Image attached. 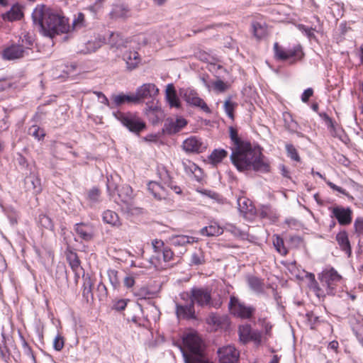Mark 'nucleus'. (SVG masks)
<instances>
[{"label":"nucleus","instance_id":"obj_1","mask_svg":"<svg viewBox=\"0 0 363 363\" xmlns=\"http://www.w3.org/2000/svg\"><path fill=\"white\" fill-rule=\"evenodd\" d=\"M232 163L240 172L254 170L262 173L270 172L269 160L262 153L259 147L252 148L250 143L234 149L230 155Z\"/></svg>","mask_w":363,"mask_h":363},{"label":"nucleus","instance_id":"obj_2","mask_svg":"<svg viewBox=\"0 0 363 363\" xmlns=\"http://www.w3.org/2000/svg\"><path fill=\"white\" fill-rule=\"evenodd\" d=\"M32 18L33 23L39 27L42 33L50 38L67 33L69 29L67 18L44 5H38L35 7Z\"/></svg>","mask_w":363,"mask_h":363},{"label":"nucleus","instance_id":"obj_3","mask_svg":"<svg viewBox=\"0 0 363 363\" xmlns=\"http://www.w3.org/2000/svg\"><path fill=\"white\" fill-rule=\"evenodd\" d=\"M184 296L190 298V300L194 303H197L200 306H210L213 308H219L222 302L218 300H213L211 298V291L204 288H192L191 289L190 296L188 294H182V298L184 299Z\"/></svg>","mask_w":363,"mask_h":363},{"label":"nucleus","instance_id":"obj_4","mask_svg":"<svg viewBox=\"0 0 363 363\" xmlns=\"http://www.w3.org/2000/svg\"><path fill=\"white\" fill-rule=\"evenodd\" d=\"M117 118L130 132L139 134L146 128L145 123L138 115L133 113H114Z\"/></svg>","mask_w":363,"mask_h":363},{"label":"nucleus","instance_id":"obj_5","mask_svg":"<svg viewBox=\"0 0 363 363\" xmlns=\"http://www.w3.org/2000/svg\"><path fill=\"white\" fill-rule=\"evenodd\" d=\"M179 94L189 106L199 108L206 113H211L206 103L199 97V94L194 89L191 88L182 89L179 91Z\"/></svg>","mask_w":363,"mask_h":363},{"label":"nucleus","instance_id":"obj_6","mask_svg":"<svg viewBox=\"0 0 363 363\" xmlns=\"http://www.w3.org/2000/svg\"><path fill=\"white\" fill-rule=\"evenodd\" d=\"M274 50L275 57L279 60H286L294 58L290 63H294L295 61L301 60L303 55L301 45H296L293 48L285 50L279 45L278 43H275Z\"/></svg>","mask_w":363,"mask_h":363},{"label":"nucleus","instance_id":"obj_7","mask_svg":"<svg viewBox=\"0 0 363 363\" xmlns=\"http://www.w3.org/2000/svg\"><path fill=\"white\" fill-rule=\"evenodd\" d=\"M229 308L233 315L244 319L250 318L255 311L254 307L247 306L235 296L230 297Z\"/></svg>","mask_w":363,"mask_h":363},{"label":"nucleus","instance_id":"obj_8","mask_svg":"<svg viewBox=\"0 0 363 363\" xmlns=\"http://www.w3.org/2000/svg\"><path fill=\"white\" fill-rule=\"evenodd\" d=\"M183 342L186 347L193 354L201 357L202 349V340L201 337L194 333H190L183 337Z\"/></svg>","mask_w":363,"mask_h":363},{"label":"nucleus","instance_id":"obj_9","mask_svg":"<svg viewBox=\"0 0 363 363\" xmlns=\"http://www.w3.org/2000/svg\"><path fill=\"white\" fill-rule=\"evenodd\" d=\"M332 216L335 217L341 225H347L352 223V211L350 208L337 206L331 208Z\"/></svg>","mask_w":363,"mask_h":363},{"label":"nucleus","instance_id":"obj_10","mask_svg":"<svg viewBox=\"0 0 363 363\" xmlns=\"http://www.w3.org/2000/svg\"><path fill=\"white\" fill-rule=\"evenodd\" d=\"M218 354L220 363H238L239 352L233 346L219 348Z\"/></svg>","mask_w":363,"mask_h":363},{"label":"nucleus","instance_id":"obj_11","mask_svg":"<svg viewBox=\"0 0 363 363\" xmlns=\"http://www.w3.org/2000/svg\"><path fill=\"white\" fill-rule=\"evenodd\" d=\"M159 93V89L157 86L152 83L144 84L136 90L133 94L135 99V102H139L141 99L147 98H152L157 96Z\"/></svg>","mask_w":363,"mask_h":363},{"label":"nucleus","instance_id":"obj_12","mask_svg":"<svg viewBox=\"0 0 363 363\" xmlns=\"http://www.w3.org/2000/svg\"><path fill=\"white\" fill-rule=\"evenodd\" d=\"M182 148L187 153H200L206 150V147L201 139L191 136L183 142Z\"/></svg>","mask_w":363,"mask_h":363},{"label":"nucleus","instance_id":"obj_13","mask_svg":"<svg viewBox=\"0 0 363 363\" xmlns=\"http://www.w3.org/2000/svg\"><path fill=\"white\" fill-rule=\"evenodd\" d=\"M28 52V48L23 45L12 44L6 47L2 52V57L7 60H13L23 57Z\"/></svg>","mask_w":363,"mask_h":363},{"label":"nucleus","instance_id":"obj_14","mask_svg":"<svg viewBox=\"0 0 363 363\" xmlns=\"http://www.w3.org/2000/svg\"><path fill=\"white\" fill-rule=\"evenodd\" d=\"M176 314L179 319L195 318V309L194 303L189 300L184 303H176Z\"/></svg>","mask_w":363,"mask_h":363},{"label":"nucleus","instance_id":"obj_15","mask_svg":"<svg viewBox=\"0 0 363 363\" xmlns=\"http://www.w3.org/2000/svg\"><path fill=\"white\" fill-rule=\"evenodd\" d=\"M187 124V121L184 118H177L176 120L168 118L166 120L163 131L169 135L174 134L180 131Z\"/></svg>","mask_w":363,"mask_h":363},{"label":"nucleus","instance_id":"obj_16","mask_svg":"<svg viewBox=\"0 0 363 363\" xmlns=\"http://www.w3.org/2000/svg\"><path fill=\"white\" fill-rule=\"evenodd\" d=\"M342 279V277L333 268L324 270L320 277V281L325 284L330 289L337 284Z\"/></svg>","mask_w":363,"mask_h":363},{"label":"nucleus","instance_id":"obj_17","mask_svg":"<svg viewBox=\"0 0 363 363\" xmlns=\"http://www.w3.org/2000/svg\"><path fill=\"white\" fill-rule=\"evenodd\" d=\"M24 185L26 191L38 194L42 191L41 181L35 172H30L24 179Z\"/></svg>","mask_w":363,"mask_h":363},{"label":"nucleus","instance_id":"obj_18","mask_svg":"<svg viewBox=\"0 0 363 363\" xmlns=\"http://www.w3.org/2000/svg\"><path fill=\"white\" fill-rule=\"evenodd\" d=\"M74 230L78 236L86 242L94 238V229L91 223H80L74 225Z\"/></svg>","mask_w":363,"mask_h":363},{"label":"nucleus","instance_id":"obj_19","mask_svg":"<svg viewBox=\"0 0 363 363\" xmlns=\"http://www.w3.org/2000/svg\"><path fill=\"white\" fill-rule=\"evenodd\" d=\"M118 196L122 203H123L128 211L132 210L133 207V190L129 185H123L118 189Z\"/></svg>","mask_w":363,"mask_h":363},{"label":"nucleus","instance_id":"obj_20","mask_svg":"<svg viewBox=\"0 0 363 363\" xmlns=\"http://www.w3.org/2000/svg\"><path fill=\"white\" fill-rule=\"evenodd\" d=\"M111 19L116 20L118 18H127L130 16V10L129 7L124 4H114L109 13Z\"/></svg>","mask_w":363,"mask_h":363},{"label":"nucleus","instance_id":"obj_21","mask_svg":"<svg viewBox=\"0 0 363 363\" xmlns=\"http://www.w3.org/2000/svg\"><path fill=\"white\" fill-rule=\"evenodd\" d=\"M182 163L184 169L187 174H193L196 181H201L203 177V172L200 167H199L195 163L189 160H183Z\"/></svg>","mask_w":363,"mask_h":363},{"label":"nucleus","instance_id":"obj_22","mask_svg":"<svg viewBox=\"0 0 363 363\" xmlns=\"http://www.w3.org/2000/svg\"><path fill=\"white\" fill-rule=\"evenodd\" d=\"M166 99L171 108H181V102L177 95L176 90L172 84H169L166 88Z\"/></svg>","mask_w":363,"mask_h":363},{"label":"nucleus","instance_id":"obj_23","mask_svg":"<svg viewBox=\"0 0 363 363\" xmlns=\"http://www.w3.org/2000/svg\"><path fill=\"white\" fill-rule=\"evenodd\" d=\"M336 241L337 242L340 249L350 257L351 255L352 250L347 232L345 230H342L338 233L336 235Z\"/></svg>","mask_w":363,"mask_h":363},{"label":"nucleus","instance_id":"obj_24","mask_svg":"<svg viewBox=\"0 0 363 363\" xmlns=\"http://www.w3.org/2000/svg\"><path fill=\"white\" fill-rule=\"evenodd\" d=\"M67 260L69 265L74 272L75 277L79 278L82 274L84 277V272L82 267L80 266V261L76 253L70 252L67 255Z\"/></svg>","mask_w":363,"mask_h":363},{"label":"nucleus","instance_id":"obj_25","mask_svg":"<svg viewBox=\"0 0 363 363\" xmlns=\"http://www.w3.org/2000/svg\"><path fill=\"white\" fill-rule=\"evenodd\" d=\"M170 242L176 247H183L187 244H191L197 242L194 237H190L184 235H172L169 238Z\"/></svg>","mask_w":363,"mask_h":363},{"label":"nucleus","instance_id":"obj_26","mask_svg":"<svg viewBox=\"0 0 363 363\" xmlns=\"http://www.w3.org/2000/svg\"><path fill=\"white\" fill-rule=\"evenodd\" d=\"M112 104L115 106H120L125 104H136L135 99L133 94H113L111 96Z\"/></svg>","mask_w":363,"mask_h":363},{"label":"nucleus","instance_id":"obj_27","mask_svg":"<svg viewBox=\"0 0 363 363\" xmlns=\"http://www.w3.org/2000/svg\"><path fill=\"white\" fill-rule=\"evenodd\" d=\"M123 60L130 70L135 69L140 62L139 54L135 51H128L123 54Z\"/></svg>","mask_w":363,"mask_h":363},{"label":"nucleus","instance_id":"obj_28","mask_svg":"<svg viewBox=\"0 0 363 363\" xmlns=\"http://www.w3.org/2000/svg\"><path fill=\"white\" fill-rule=\"evenodd\" d=\"M147 189L149 192L158 200L164 199L166 196V192L164 187L157 182H150L147 184Z\"/></svg>","mask_w":363,"mask_h":363},{"label":"nucleus","instance_id":"obj_29","mask_svg":"<svg viewBox=\"0 0 363 363\" xmlns=\"http://www.w3.org/2000/svg\"><path fill=\"white\" fill-rule=\"evenodd\" d=\"M102 219L104 223L110 224L111 225L116 227L121 225L118 215L115 211L111 210L104 211Z\"/></svg>","mask_w":363,"mask_h":363},{"label":"nucleus","instance_id":"obj_30","mask_svg":"<svg viewBox=\"0 0 363 363\" xmlns=\"http://www.w3.org/2000/svg\"><path fill=\"white\" fill-rule=\"evenodd\" d=\"M238 210L241 213L247 214L254 213V206L252 201L245 197H240L238 199Z\"/></svg>","mask_w":363,"mask_h":363},{"label":"nucleus","instance_id":"obj_31","mask_svg":"<svg viewBox=\"0 0 363 363\" xmlns=\"http://www.w3.org/2000/svg\"><path fill=\"white\" fill-rule=\"evenodd\" d=\"M23 16L21 8L19 5H14L11 7L10 11L3 15L4 19H7L9 21L19 20Z\"/></svg>","mask_w":363,"mask_h":363},{"label":"nucleus","instance_id":"obj_32","mask_svg":"<svg viewBox=\"0 0 363 363\" xmlns=\"http://www.w3.org/2000/svg\"><path fill=\"white\" fill-rule=\"evenodd\" d=\"M223 229L218 225H210L201 230V234L206 236H218L223 233Z\"/></svg>","mask_w":363,"mask_h":363},{"label":"nucleus","instance_id":"obj_33","mask_svg":"<svg viewBox=\"0 0 363 363\" xmlns=\"http://www.w3.org/2000/svg\"><path fill=\"white\" fill-rule=\"evenodd\" d=\"M227 155L228 152L225 150H215L212 152L208 158L211 163L216 165L220 162Z\"/></svg>","mask_w":363,"mask_h":363},{"label":"nucleus","instance_id":"obj_34","mask_svg":"<svg viewBox=\"0 0 363 363\" xmlns=\"http://www.w3.org/2000/svg\"><path fill=\"white\" fill-rule=\"evenodd\" d=\"M223 106H224V110H225L226 114L228 115V116L230 118L233 119L234 118L233 111H234L235 108L238 106V104L236 102L232 101V97L229 96L225 99Z\"/></svg>","mask_w":363,"mask_h":363},{"label":"nucleus","instance_id":"obj_35","mask_svg":"<svg viewBox=\"0 0 363 363\" xmlns=\"http://www.w3.org/2000/svg\"><path fill=\"white\" fill-rule=\"evenodd\" d=\"M86 198L91 204H95L101 201V191L96 187H93L87 191Z\"/></svg>","mask_w":363,"mask_h":363},{"label":"nucleus","instance_id":"obj_36","mask_svg":"<svg viewBox=\"0 0 363 363\" xmlns=\"http://www.w3.org/2000/svg\"><path fill=\"white\" fill-rule=\"evenodd\" d=\"M109 281L114 289H117L120 286V279L118 277V272L115 269H108L107 272Z\"/></svg>","mask_w":363,"mask_h":363},{"label":"nucleus","instance_id":"obj_37","mask_svg":"<svg viewBox=\"0 0 363 363\" xmlns=\"http://www.w3.org/2000/svg\"><path fill=\"white\" fill-rule=\"evenodd\" d=\"M273 245L277 251L281 255H286L288 252L286 248L284 246L283 239L279 235H276L273 240Z\"/></svg>","mask_w":363,"mask_h":363},{"label":"nucleus","instance_id":"obj_38","mask_svg":"<svg viewBox=\"0 0 363 363\" xmlns=\"http://www.w3.org/2000/svg\"><path fill=\"white\" fill-rule=\"evenodd\" d=\"M250 287L255 292L259 293L263 290V284L261 280L255 277H251L248 279Z\"/></svg>","mask_w":363,"mask_h":363},{"label":"nucleus","instance_id":"obj_39","mask_svg":"<svg viewBox=\"0 0 363 363\" xmlns=\"http://www.w3.org/2000/svg\"><path fill=\"white\" fill-rule=\"evenodd\" d=\"M229 133H230V138L231 140L233 142L234 145H235V149H238V147H241L242 145H246L247 143H244L238 137V130L235 128L230 127L229 128Z\"/></svg>","mask_w":363,"mask_h":363},{"label":"nucleus","instance_id":"obj_40","mask_svg":"<svg viewBox=\"0 0 363 363\" xmlns=\"http://www.w3.org/2000/svg\"><path fill=\"white\" fill-rule=\"evenodd\" d=\"M253 34L257 39H261L266 35V28L259 23L254 22L252 24Z\"/></svg>","mask_w":363,"mask_h":363},{"label":"nucleus","instance_id":"obj_41","mask_svg":"<svg viewBox=\"0 0 363 363\" xmlns=\"http://www.w3.org/2000/svg\"><path fill=\"white\" fill-rule=\"evenodd\" d=\"M109 43L112 46L120 48L124 45V40L119 33H111L109 36Z\"/></svg>","mask_w":363,"mask_h":363},{"label":"nucleus","instance_id":"obj_42","mask_svg":"<svg viewBox=\"0 0 363 363\" xmlns=\"http://www.w3.org/2000/svg\"><path fill=\"white\" fill-rule=\"evenodd\" d=\"M240 340L243 343L248 342L250 337V327L248 325L240 327L239 328Z\"/></svg>","mask_w":363,"mask_h":363},{"label":"nucleus","instance_id":"obj_43","mask_svg":"<svg viewBox=\"0 0 363 363\" xmlns=\"http://www.w3.org/2000/svg\"><path fill=\"white\" fill-rule=\"evenodd\" d=\"M39 223L43 228L49 230L54 229V224L51 220V218L44 214H42L39 216Z\"/></svg>","mask_w":363,"mask_h":363},{"label":"nucleus","instance_id":"obj_44","mask_svg":"<svg viewBox=\"0 0 363 363\" xmlns=\"http://www.w3.org/2000/svg\"><path fill=\"white\" fill-rule=\"evenodd\" d=\"M286 150L287 152L288 156L293 160L299 162L300 161V157L298 154V152L295 147L291 144H286Z\"/></svg>","mask_w":363,"mask_h":363},{"label":"nucleus","instance_id":"obj_45","mask_svg":"<svg viewBox=\"0 0 363 363\" xmlns=\"http://www.w3.org/2000/svg\"><path fill=\"white\" fill-rule=\"evenodd\" d=\"M84 277V285H83V296L88 298L89 295L91 294L92 281L88 277Z\"/></svg>","mask_w":363,"mask_h":363},{"label":"nucleus","instance_id":"obj_46","mask_svg":"<svg viewBox=\"0 0 363 363\" xmlns=\"http://www.w3.org/2000/svg\"><path fill=\"white\" fill-rule=\"evenodd\" d=\"M29 134L33 136L35 138L40 140L45 136L43 130L40 129L38 126H33L29 129Z\"/></svg>","mask_w":363,"mask_h":363},{"label":"nucleus","instance_id":"obj_47","mask_svg":"<svg viewBox=\"0 0 363 363\" xmlns=\"http://www.w3.org/2000/svg\"><path fill=\"white\" fill-rule=\"evenodd\" d=\"M53 347L57 351H60L64 347V339L60 335H57L53 341Z\"/></svg>","mask_w":363,"mask_h":363},{"label":"nucleus","instance_id":"obj_48","mask_svg":"<svg viewBox=\"0 0 363 363\" xmlns=\"http://www.w3.org/2000/svg\"><path fill=\"white\" fill-rule=\"evenodd\" d=\"M226 230L230 232L235 236L242 237L245 235V233L244 232L241 231L239 228H238L233 225H228L226 227Z\"/></svg>","mask_w":363,"mask_h":363},{"label":"nucleus","instance_id":"obj_49","mask_svg":"<svg viewBox=\"0 0 363 363\" xmlns=\"http://www.w3.org/2000/svg\"><path fill=\"white\" fill-rule=\"evenodd\" d=\"M135 283V277L132 274H127L123 279V284L127 289L132 288Z\"/></svg>","mask_w":363,"mask_h":363},{"label":"nucleus","instance_id":"obj_50","mask_svg":"<svg viewBox=\"0 0 363 363\" xmlns=\"http://www.w3.org/2000/svg\"><path fill=\"white\" fill-rule=\"evenodd\" d=\"M163 259L164 262H169L173 258L174 253L172 250L167 247L162 249Z\"/></svg>","mask_w":363,"mask_h":363},{"label":"nucleus","instance_id":"obj_51","mask_svg":"<svg viewBox=\"0 0 363 363\" xmlns=\"http://www.w3.org/2000/svg\"><path fill=\"white\" fill-rule=\"evenodd\" d=\"M101 45L100 41H89L87 43L86 49L88 52H95Z\"/></svg>","mask_w":363,"mask_h":363},{"label":"nucleus","instance_id":"obj_52","mask_svg":"<svg viewBox=\"0 0 363 363\" xmlns=\"http://www.w3.org/2000/svg\"><path fill=\"white\" fill-rule=\"evenodd\" d=\"M326 184L334 191H338L339 193L343 194V195H345V196H347V193L346 192V191L342 189V187H340L337 185H335V184H333V182H331L329 180H326L325 178H324Z\"/></svg>","mask_w":363,"mask_h":363},{"label":"nucleus","instance_id":"obj_53","mask_svg":"<svg viewBox=\"0 0 363 363\" xmlns=\"http://www.w3.org/2000/svg\"><path fill=\"white\" fill-rule=\"evenodd\" d=\"M355 231L359 235H363V218H357L354 224Z\"/></svg>","mask_w":363,"mask_h":363},{"label":"nucleus","instance_id":"obj_54","mask_svg":"<svg viewBox=\"0 0 363 363\" xmlns=\"http://www.w3.org/2000/svg\"><path fill=\"white\" fill-rule=\"evenodd\" d=\"M84 21V15L82 13H79L78 16L73 21V27H82Z\"/></svg>","mask_w":363,"mask_h":363},{"label":"nucleus","instance_id":"obj_55","mask_svg":"<svg viewBox=\"0 0 363 363\" xmlns=\"http://www.w3.org/2000/svg\"><path fill=\"white\" fill-rule=\"evenodd\" d=\"M313 91L311 88H308L306 89L301 96V100L303 102L306 103L308 101L309 98L313 95Z\"/></svg>","mask_w":363,"mask_h":363},{"label":"nucleus","instance_id":"obj_56","mask_svg":"<svg viewBox=\"0 0 363 363\" xmlns=\"http://www.w3.org/2000/svg\"><path fill=\"white\" fill-rule=\"evenodd\" d=\"M214 88L220 91H224L227 89V85L222 80H217L214 83Z\"/></svg>","mask_w":363,"mask_h":363},{"label":"nucleus","instance_id":"obj_57","mask_svg":"<svg viewBox=\"0 0 363 363\" xmlns=\"http://www.w3.org/2000/svg\"><path fill=\"white\" fill-rule=\"evenodd\" d=\"M152 247L155 252L160 251L161 247H163L164 242L160 240H154L152 242Z\"/></svg>","mask_w":363,"mask_h":363},{"label":"nucleus","instance_id":"obj_58","mask_svg":"<svg viewBox=\"0 0 363 363\" xmlns=\"http://www.w3.org/2000/svg\"><path fill=\"white\" fill-rule=\"evenodd\" d=\"M126 305H127L126 301L123 299H121V300L118 301L115 303L114 308L117 311H123V309H125Z\"/></svg>","mask_w":363,"mask_h":363},{"label":"nucleus","instance_id":"obj_59","mask_svg":"<svg viewBox=\"0 0 363 363\" xmlns=\"http://www.w3.org/2000/svg\"><path fill=\"white\" fill-rule=\"evenodd\" d=\"M0 356L3 359H6L9 356V350L5 345H0Z\"/></svg>","mask_w":363,"mask_h":363},{"label":"nucleus","instance_id":"obj_60","mask_svg":"<svg viewBox=\"0 0 363 363\" xmlns=\"http://www.w3.org/2000/svg\"><path fill=\"white\" fill-rule=\"evenodd\" d=\"M135 295L140 298H146L149 295V292L146 288H141L138 291L135 292Z\"/></svg>","mask_w":363,"mask_h":363},{"label":"nucleus","instance_id":"obj_61","mask_svg":"<svg viewBox=\"0 0 363 363\" xmlns=\"http://www.w3.org/2000/svg\"><path fill=\"white\" fill-rule=\"evenodd\" d=\"M11 84L6 79H0V91L11 87Z\"/></svg>","mask_w":363,"mask_h":363},{"label":"nucleus","instance_id":"obj_62","mask_svg":"<svg viewBox=\"0 0 363 363\" xmlns=\"http://www.w3.org/2000/svg\"><path fill=\"white\" fill-rule=\"evenodd\" d=\"M191 262L194 264H200L202 263L199 256L196 253L192 255Z\"/></svg>","mask_w":363,"mask_h":363},{"label":"nucleus","instance_id":"obj_63","mask_svg":"<svg viewBox=\"0 0 363 363\" xmlns=\"http://www.w3.org/2000/svg\"><path fill=\"white\" fill-rule=\"evenodd\" d=\"M98 291L101 293H103L104 296H107V289L105 284L102 282H100L98 285Z\"/></svg>","mask_w":363,"mask_h":363},{"label":"nucleus","instance_id":"obj_64","mask_svg":"<svg viewBox=\"0 0 363 363\" xmlns=\"http://www.w3.org/2000/svg\"><path fill=\"white\" fill-rule=\"evenodd\" d=\"M357 337L363 346V328L357 332Z\"/></svg>","mask_w":363,"mask_h":363}]
</instances>
